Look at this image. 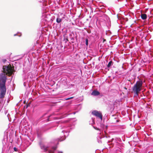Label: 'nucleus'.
Instances as JSON below:
<instances>
[{
  "label": "nucleus",
  "instance_id": "f257e3e1",
  "mask_svg": "<svg viewBox=\"0 0 153 153\" xmlns=\"http://www.w3.org/2000/svg\"><path fill=\"white\" fill-rule=\"evenodd\" d=\"M34 67L32 73L30 72L29 68L27 67L23 69V74H22L23 79L24 81V86L26 88L28 86L30 88L29 84L31 81L34 80L35 79L38 80V77L37 76L38 74L37 71L38 67V61L34 62Z\"/></svg>",
  "mask_w": 153,
  "mask_h": 153
},
{
  "label": "nucleus",
  "instance_id": "f03ea898",
  "mask_svg": "<svg viewBox=\"0 0 153 153\" xmlns=\"http://www.w3.org/2000/svg\"><path fill=\"white\" fill-rule=\"evenodd\" d=\"M39 144L42 149H43L45 152L48 151L47 153H63L62 151H58L57 150V147L56 146L50 148L48 147H45L43 145L41 144L40 143Z\"/></svg>",
  "mask_w": 153,
  "mask_h": 153
},
{
  "label": "nucleus",
  "instance_id": "7ed1b4c3",
  "mask_svg": "<svg viewBox=\"0 0 153 153\" xmlns=\"http://www.w3.org/2000/svg\"><path fill=\"white\" fill-rule=\"evenodd\" d=\"M6 83H0V98L4 97L6 91Z\"/></svg>",
  "mask_w": 153,
  "mask_h": 153
},
{
  "label": "nucleus",
  "instance_id": "20e7f679",
  "mask_svg": "<svg viewBox=\"0 0 153 153\" xmlns=\"http://www.w3.org/2000/svg\"><path fill=\"white\" fill-rule=\"evenodd\" d=\"M70 128L68 127L67 129L63 130L62 131V132L63 133L64 136L63 137L62 136L60 138L58 139V141L56 140L57 142L56 143L57 145L58 144L59 141L60 142L64 140L65 139L66 137L68 135V133L70 132V131L69 130Z\"/></svg>",
  "mask_w": 153,
  "mask_h": 153
},
{
  "label": "nucleus",
  "instance_id": "39448f33",
  "mask_svg": "<svg viewBox=\"0 0 153 153\" xmlns=\"http://www.w3.org/2000/svg\"><path fill=\"white\" fill-rule=\"evenodd\" d=\"M29 139L31 142L34 141L35 142L38 141V129L37 128L36 130V131L34 132V134L32 136V138H29Z\"/></svg>",
  "mask_w": 153,
  "mask_h": 153
},
{
  "label": "nucleus",
  "instance_id": "423d86ee",
  "mask_svg": "<svg viewBox=\"0 0 153 153\" xmlns=\"http://www.w3.org/2000/svg\"><path fill=\"white\" fill-rule=\"evenodd\" d=\"M7 79V77L4 73L1 72L0 74V83H6Z\"/></svg>",
  "mask_w": 153,
  "mask_h": 153
},
{
  "label": "nucleus",
  "instance_id": "0eeeda50",
  "mask_svg": "<svg viewBox=\"0 0 153 153\" xmlns=\"http://www.w3.org/2000/svg\"><path fill=\"white\" fill-rule=\"evenodd\" d=\"M92 114L97 117H99L100 119V121H102V115L101 113L97 111L94 110L92 111Z\"/></svg>",
  "mask_w": 153,
  "mask_h": 153
},
{
  "label": "nucleus",
  "instance_id": "6e6552de",
  "mask_svg": "<svg viewBox=\"0 0 153 153\" xmlns=\"http://www.w3.org/2000/svg\"><path fill=\"white\" fill-rule=\"evenodd\" d=\"M132 90L135 96H138V93L141 91V88L137 87L136 85H134L132 88Z\"/></svg>",
  "mask_w": 153,
  "mask_h": 153
},
{
  "label": "nucleus",
  "instance_id": "1a4fd4ad",
  "mask_svg": "<svg viewBox=\"0 0 153 153\" xmlns=\"http://www.w3.org/2000/svg\"><path fill=\"white\" fill-rule=\"evenodd\" d=\"M8 135H5L4 136L3 139L2 140V143L3 146L2 149H5L6 147V143L7 141Z\"/></svg>",
  "mask_w": 153,
  "mask_h": 153
},
{
  "label": "nucleus",
  "instance_id": "9d476101",
  "mask_svg": "<svg viewBox=\"0 0 153 153\" xmlns=\"http://www.w3.org/2000/svg\"><path fill=\"white\" fill-rule=\"evenodd\" d=\"M31 53L33 58H36L37 60L38 59V48L36 49L35 52H33Z\"/></svg>",
  "mask_w": 153,
  "mask_h": 153
},
{
  "label": "nucleus",
  "instance_id": "9b49d317",
  "mask_svg": "<svg viewBox=\"0 0 153 153\" xmlns=\"http://www.w3.org/2000/svg\"><path fill=\"white\" fill-rule=\"evenodd\" d=\"M27 146H25L22 143L19 147V149L22 151H25L27 148Z\"/></svg>",
  "mask_w": 153,
  "mask_h": 153
},
{
  "label": "nucleus",
  "instance_id": "f8f14e48",
  "mask_svg": "<svg viewBox=\"0 0 153 153\" xmlns=\"http://www.w3.org/2000/svg\"><path fill=\"white\" fill-rule=\"evenodd\" d=\"M74 34L73 32H71L69 34V37L71 40L72 41H74ZM72 42L73 43H74L73 41H72Z\"/></svg>",
  "mask_w": 153,
  "mask_h": 153
},
{
  "label": "nucleus",
  "instance_id": "ddd939ff",
  "mask_svg": "<svg viewBox=\"0 0 153 153\" xmlns=\"http://www.w3.org/2000/svg\"><path fill=\"white\" fill-rule=\"evenodd\" d=\"M54 115V114H52L51 115L48 116L46 122H48L50 120H52L51 119L52 118H53L55 119H57L58 118L57 117H53V116Z\"/></svg>",
  "mask_w": 153,
  "mask_h": 153
},
{
  "label": "nucleus",
  "instance_id": "4468645a",
  "mask_svg": "<svg viewBox=\"0 0 153 153\" xmlns=\"http://www.w3.org/2000/svg\"><path fill=\"white\" fill-rule=\"evenodd\" d=\"M143 82L141 80L138 81L136 83L135 85H136L137 87L141 88L142 86Z\"/></svg>",
  "mask_w": 153,
  "mask_h": 153
},
{
  "label": "nucleus",
  "instance_id": "2eb2a0df",
  "mask_svg": "<svg viewBox=\"0 0 153 153\" xmlns=\"http://www.w3.org/2000/svg\"><path fill=\"white\" fill-rule=\"evenodd\" d=\"M25 146H27L28 147L31 144V142H30L27 140H25L24 142L22 143Z\"/></svg>",
  "mask_w": 153,
  "mask_h": 153
},
{
  "label": "nucleus",
  "instance_id": "dca6fc26",
  "mask_svg": "<svg viewBox=\"0 0 153 153\" xmlns=\"http://www.w3.org/2000/svg\"><path fill=\"white\" fill-rule=\"evenodd\" d=\"M62 20V18H60L59 15L58 14L57 16L56 19V22L58 23H60Z\"/></svg>",
  "mask_w": 153,
  "mask_h": 153
},
{
  "label": "nucleus",
  "instance_id": "f3484780",
  "mask_svg": "<svg viewBox=\"0 0 153 153\" xmlns=\"http://www.w3.org/2000/svg\"><path fill=\"white\" fill-rule=\"evenodd\" d=\"M100 94V92L94 90L91 94L94 96H97L99 95Z\"/></svg>",
  "mask_w": 153,
  "mask_h": 153
},
{
  "label": "nucleus",
  "instance_id": "a211bd4d",
  "mask_svg": "<svg viewBox=\"0 0 153 153\" xmlns=\"http://www.w3.org/2000/svg\"><path fill=\"white\" fill-rule=\"evenodd\" d=\"M141 17L143 20H145L147 19V15L146 14L143 13L141 14Z\"/></svg>",
  "mask_w": 153,
  "mask_h": 153
},
{
  "label": "nucleus",
  "instance_id": "6ab92c4d",
  "mask_svg": "<svg viewBox=\"0 0 153 153\" xmlns=\"http://www.w3.org/2000/svg\"><path fill=\"white\" fill-rule=\"evenodd\" d=\"M114 64L113 62L112 61H110L108 63V64L107 65V67L108 68H109L112 65Z\"/></svg>",
  "mask_w": 153,
  "mask_h": 153
},
{
  "label": "nucleus",
  "instance_id": "aec40b11",
  "mask_svg": "<svg viewBox=\"0 0 153 153\" xmlns=\"http://www.w3.org/2000/svg\"><path fill=\"white\" fill-rule=\"evenodd\" d=\"M38 123V120L36 119V120H34L32 123L33 126H36Z\"/></svg>",
  "mask_w": 153,
  "mask_h": 153
},
{
  "label": "nucleus",
  "instance_id": "412c9836",
  "mask_svg": "<svg viewBox=\"0 0 153 153\" xmlns=\"http://www.w3.org/2000/svg\"><path fill=\"white\" fill-rule=\"evenodd\" d=\"M95 123L94 119L92 117L91 119L89 121V124H91L92 125L94 124Z\"/></svg>",
  "mask_w": 153,
  "mask_h": 153
},
{
  "label": "nucleus",
  "instance_id": "4be33fe9",
  "mask_svg": "<svg viewBox=\"0 0 153 153\" xmlns=\"http://www.w3.org/2000/svg\"><path fill=\"white\" fill-rule=\"evenodd\" d=\"M10 70V68H9L8 66H5L4 67V70L7 72H8Z\"/></svg>",
  "mask_w": 153,
  "mask_h": 153
},
{
  "label": "nucleus",
  "instance_id": "5701e85b",
  "mask_svg": "<svg viewBox=\"0 0 153 153\" xmlns=\"http://www.w3.org/2000/svg\"><path fill=\"white\" fill-rule=\"evenodd\" d=\"M18 36L19 37H20L22 36V33L19 32H18L17 33L15 34L14 35V36Z\"/></svg>",
  "mask_w": 153,
  "mask_h": 153
},
{
  "label": "nucleus",
  "instance_id": "b1692460",
  "mask_svg": "<svg viewBox=\"0 0 153 153\" xmlns=\"http://www.w3.org/2000/svg\"><path fill=\"white\" fill-rule=\"evenodd\" d=\"M30 106V104H26L24 106V108L27 109L28 107Z\"/></svg>",
  "mask_w": 153,
  "mask_h": 153
},
{
  "label": "nucleus",
  "instance_id": "393cba45",
  "mask_svg": "<svg viewBox=\"0 0 153 153\" xmlns=\"http://www.w3.org/2000/svg\"><path fill=\"white\" fill-rule=\"evenodd\" d=\"M85 44L87 46H88V39L87 38H86L85 39Z\"/></svg>",
  "mask_w": 153,
  "mask_h": 153
},
{
  "label": "nucleus",
  "instance_id": "a878e982",
  "mask_svg": "<svg viewBox=\"0 0 153 153\" xmlns=\"http://www.w3.org/2000/svg\"><path fill=\"white\" fill-rule=\"evenodd\" d=\"M38 44V39L36 41V43L34 42V46L35 47V46H36V45Z\"/></svg>",
  "mask_w": 153,
  "mask_h": 153
},
{
  "label": "nucleus",
  "instance_id": "bb28decb",
  "mask_svg": "<svg viewBox=\"0 0 153 153\" xmlns=\"http://www.w3.org/2000/svg\"><path fill=\"white\" fill-rule=\"evenodd\" d=\"M93 127L96 130H99L100 131V129L99 128H97V127L93 126Z\"/></svg>",
  "mask_w": 153,
  "mask_h": 153
},
{
  "label": "nucleus",
  "instance_id": "cd10ccee",
  "mask_svg": "<svg viewBox=\"0 0 153 153\" xmlns=\"http://www.w3.org/2000/svg\"><path fill=\"white\" fill-rule=\"evenodd\" d=\"M13 149L14 151L17 152L18 151V148L16 147H14Z\"/></svg>",
  "mask_w": 153,
  "mask_h": 153
},
{
  "label": "nucleus",
  "instance_id": "c85d7f7f",
  "mask_svg": "<svg viewBox=\"0 0 153 153\" xmlns=\"http://www.w3.org/2000/svg\"><path fill=\"white\" fill-rule=\"evenodd\" d=\"M2 98H0L1 99H0V104H2L3 103V100Z\"/></svg>",
  "mask_w": 153,
  "mask_h": 153
},
{
  "label": "nucleus",
  "instance_id": "c756f323",
  "mask_svg": "<svg viewBox=\"0 0 153 153\" xmlns=\"http://www.w3.org/2000/svg\"><path fill=\"white\" fill-rule=\"evenodd\" d=\"M6 61L7 60L6 59H2V62L3 63H5Z\"/></svg>",
  "mask_w": 153,
  "mask_h": 153
},
{
  "label": "nucleus",
  "instance_id": "7c9ffc66",
  "mask_svg": "<svg viewBox=\"0 0 153 153\" xmlns=\"http://www.w3.org/2000/svg\"><path fill=\"white\" fill-rule=\"evenodd\" d=\"M26 60L25 61V62H27V61L29 63L30 62V61H29V59L28 58H26Z\"/></svg>",
  "mask_w": 153,
  "mask_h": 153
},
{
  "label": "nucleus",
  "instance_id": "2f4dec72",
  "mask_svg": "<svg viewBox=\"0 0 153 153\" xmlns=\"http://www.w3.org/2000/svg\"><path fill=\"white\" fill-rule=\"evenodd\" d=\"M73 98H74V97H68V98H67L66 99V100H70V99H73Z\"/></svg>",
  "mask_w": 153,
  "mask_h": 153
},
{
  "label": "nucleus",
  "instance_id": "473e14b6",
  "mask_svg": "<svg viewBox=\"0 0 153 153\" xmlns=\"http://www.w3.org/2000/svg\"><path fill=\"white\" fill-rule=\"evenodd\" d=\"M64 41H65V42H67L68 41V40L67 38H64Z\"/></svg>",
  "mask_w": 153,
  "mask_h": 153
},
{
  "label": "nucleus",
  "instance_id": "72a5a7b5",
  "mask_svg": "<svg viewBox=\"0 0 153 153\" xmlns=\"http://www.w3.org/2000/svg\"><path fill=\"white\" fill-rule=\"evenodd\" d=\"M44 0H39V2H44Z\"/></svg>",
  "mask_w": 153,
  "mask_h": 153
},
{
  "label": "nucleus",
  "instance_id": "f704fd0d",
  "mask_svg": "<svg viewBox=\"0 0 153 153\" xmlns=\"http://www.w3.org/2000/svg\"><path fill=\"white\" fill-rule=\"evenodd\" d=\"M120 120H116V122L117 123L119 122Z\"/></svg>",
  "mask_w": 153,
  "mask_h": 153
},
{
  "label": "nucleus",
  "instance_id": "c9c22d12",
  "mask_svg": "<svg viewBox=\"0 0 153 153\" xmlns=\"http://www.w3.org/2000/svg\"><path fill=\"white\" fill-rule=\"evenodd\" d=\"M66 114L64 116V117H66L67 116H68V115H69V114Z\"/></svg>",
  "mask_w": 153,
  "mask_h": 153
},
{
  "label": "nucleus",
  "instance_id": "e433bc0d",
  "mask_svg": "<svg viewBox=\"0 0 153 153\" xmlns=\"http://www.w3.org/2000/svg\"><path fill=\"white\" fill-rule=\"evenodd\" d=\"M98 142L99 143H102V141H101V140H100V141H98Z\"/></svg>",
  "mask_w": 153,
  "mask_h": 153
},
{
  "label": "nucleus",
  "instance_id": "4c0bfd02",
  "mask_svg": "<svg viewBox=\"0 0 153 153\" xmlns=\"http://www.w3.org/2000/svg\"><path fill=\"white\" fill-rule=\"evenodd\" d=\"M124 88L125 89H126V90H127V88L126 87H124Z\"/></svg>",
  "mask_w": 153,
  "mask_h": 153
},
{
  "label": "nucleus",
  "instance_id": "58836bf2",
  "mask_svg": "<svg viewBox=\"0 0 153 153\" xmlns=\"http://www.w3.org/2000/svg\"><path fill=\"white\" fill-rule=\"evenodd\" d=\"M102 124H100V127H102Z\"/></svg>",
  "mask_w": 153,
  "mask_h": 153
},
{
  "label": "nucleus",
  "instance_id": "ea45409f",
  "mask_svg": "<svg viewBox=\"0 0 153 153\" xmlns=\"http://www.w3.org/2000/svg\"><path fill=\"white\" fill-rule=\"evenodd\" d=\"M106 41L105 39H103V42H104V41Z\"/></svg>",
  "mask_w": 153,
  "mask_h": 153
},
{
  "label": "nucleus",
  "instance_id": "a19ab883",
  "mask_svg": "<svg viewBox=\"0 0 153 153\" xmlns=\"http://www.w3.org/2000/svg\"><path fill=\"white\" fill-rule=\"evenodd\" d=\"M39 138H40V134H39Z\"/></svg>",
  "mask_w": 153,
  "mask_h": 153
},
{
  "label": "nucleus",
  "instance_id": "79ce46f5",
  "mask_svg": "<svg viewBox=\"0 0 153 153\" xmlns=\"http://www.w3.org/2000/svg\"><path fill=\"white\" fill-rule=\"evenodd\" d=\"M36 108V106H35L34 107V109H35Z\"/></svg>",
  "mask_w": 153,
  "mask_h": 153
},
{
  "label": "nucleus",
  "instance_id": "37998d69",
  "mask_svg": "<svg viewBox=\"0 0 153 153\" xmlns=\"http://www.w3.org/2000/svg\"><path fill=\"white\" fill-rule=\"evenodd\" d=\"M114 140V138H112V139H111V141H113Z\"/></svg>",
  "mask_w": 153,
  "mask_h": 153
},
{
  "label": "nucleus",
  "instance_id": "c03bdc74",
  "mask_svg": "<svg viewBox=\"0 0 153 153\" xmlns=\"http://www.w3.org/2000/svg\"><path fill=\"white\" fill-rule=\"evenodd\" d=\"M9 115V114H8L7 115V117H8V119H9V117H8V115Z\"/></svg>",
  "mask_w": 153,
  "mask_h": 153
},
{
  "label": "nucleus",
  "instance_id": "a18cd8bd",
  "mask_svg": "<svg viewBox=\"0 0 153 153\" xmlns=\"http://www.w3.org/2000/svg\"><path fill=\"white\" fill-rule=\"evenodd\" d=\"M18 60V59H15V60Z\"/></svg>",
  "mask_w": 153,
  "mask_h": 153
},
{
  "label": "nucleus",
  "instance_id": "49530a36",
  "mask_svg": "<svg viewBox=\"0 0 153 153\" xmlns=\"http://www.w3.org/2000/svg\"><path fill=\"white\" fill-rule=\"evenodd\" d=\"M6 113H7L6 112H5V114H6Z\"/></svg>",
  "mask_w": 153,
  "mask_h": 153
},
{
  "label": "nucleus",
  "instance_id": "de8ad7c7",
  "mask_svg": "<svg viewBox=\"0 0 153 153\" xmlns=\"http://www.w3.org/2000/svg\"><path fill=\"white\" fill-rule=\"evenodd\" d=\"M6 113H7L6 112H5V114H6Z\"/></svg>",
  "mask_w": 153,
  "mask_h": 153
},
{
  "label": "nucleus",
  "instance_id": "09e8293b",
  "mask_svg": "<svg viewBox=\"0 0 153 153\" xmlns=\"http://www.w3.org/2000/svg\"><path fill=\"white\" fill-rule=\"evenodd\" d=\"M116 118H114V119L116 120Z\"/></svg>",
  "mask_w": 153,
  "mask_h": 153
}]
</instances>
